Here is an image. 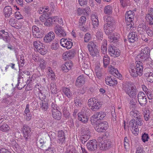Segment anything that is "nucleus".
<instances>
[{"label": "nucleus", "mask_w": 153, "mask_h": 153, "mask_svg": "<svg viewBox=\"0 0 153 153\" xmlns=\"http://www.w3.org/2000/svg\"><path fill=\"white\" fill-rule=\"evenodd\" d=\"M95 99L94 102H93L92 106H91L90 109L92 111H97L99 110L101 106L102 103L101 102H99L98 99H96V98H94Z\"/></svg>", "instance_id": "obj_15"}, {"label": "nucleus", "mask_w": 153, "mask_h": 153, "mask_svg": "<svg viewBox=\"0 0 153 153\" xmlns=\"http://www.w3.org/2000/svg\"><path fill=\"white\" fill-rule=\"evenodd\" d=\"M120 38V35L117 33H113L111 37L109 38L110 41L111 42L115 43L117 42Z\"/></svg>", "instance_id": "obj_29"}, {"label": "nucleus", "mask_w": 153, "mask_h": 153, "mask_svg": "<svg viewBox=\"0 0 153 153\" xmlns=\"http://www.w3.org/2000/svg\"><path fill=\"white\" fill-rule=\"evenodd\" d=\"M23 135L26 140H27L30 138L31 136V128L29 126L24 125L22 128Z\"/></svg>", "instance_id": "obj_8"}, {"label": "nucleus", "mask_w": 153, "mask_h": 153, "mask_svg": "<svg viewBox=\"0 0 153 153\" xmlns=\"http://www.w3.org/2000/svg\"><path fill=\"white\" fill-rule=\"evenodd\" d=\"M16 23V21L14 17H12L11 18L9 21V24L13 27H14Z\"/></svg>", "instance_id": "obj_58"}, {"label": "nucleus", "mask_w": 153, "mask_h": 153, "mask_svg": "<svg viewBox=\"0 0 153 153\" xmlns=\"http://www.w3.org/2000/svg\"><path fill=\"white\" fill-rule=\"evenodd\" d=\"M51 18H48L46 20L44 23V25L46 26L50 27L52 25L53 23V22L52 19H51Z\"/></svg>", "instance_id": "obj_50"}, {"label": "nucleus", "mask_w": 153, "mask_h": 153, "mask_svg": "<svg viewBox=\"0 0 153 153\" xmlns=\"http://www.w3.org/2000/svg\"><path fill=\"white\" fill-rule=\"evenodd\" d=\"M65 153H76L75 148L72 146L70 145L67 148Z\"/></svg>", "instance_id": "obj_38"}, {"label": "nucleus", "mask_w": 153, "mask_h": 153, "mask_svg": "<svg viewBox=\"0 0 153 153\" xmlns=\"http://www.w3.org/2000/svg\"><path fill=\"white\" fill-rule=\"evenodd\" d=\"M128 38L130 42L134 43L137 40L138 37L136 32H131L128 34Z\"/></svg>", "instance_id": "obj_19"}, {"label": "nucleus", "mask_w": 153, "mask_h": 153, "mask_svg": "<svg viewBox=\"0 0 153 153\" xmlns=\"http://www.w3.org/2000/svg\"><path fill=\"white\" fill-rule=\"evenodd\" d=\"M134 12L132 11H127L125 15V20L128 22H132L134 19Z\"/></svg>", "instance_id": "obj_17"}, {"label": "nucleus", "mask_w": 153, "mask_h": 153, "mask_svg": "<svg viewBox=\"0 0 153 153\" xmlns=\"http://www.w3.org/2000/svg\"><path fill=\"white\" fill-rule=\"evenodd\" d=\"M150 51L149 47H142L140 53L137 56V58L141 61L149 65L152 63V59L150 57Z\"/></svg>", "instance_id": "obj_1"}, {"label": "nucleus", "mask_w": 153, "mask_h": 153, "mask_svg": "<svg viewBox=\"0 0 153 153\" xmlns=\"http://www.w3.org/2000/svg\"><path fill=\"white\" fill-rule=\"evenodd\" d=\"M136 67L134 68H132L129 70L131 76L136 77L139 75L141 76L142 74L143 68V64L140 61L136 62Z\"/></svg>", "instance_id": "obj_2"}, {"label": "nucleus", "mask_w": 153, "mask_h": 153, "mask_svg": "<svg viewBox=\"0 0 153 153\" xmlns=\"http://www.w3.org/2000/svg\"><path fill=\"white\" fill-rule=\"evenodd\" d=\"M138 102L142 106L146 105L147 103V100L145 94L143 92H140L137 95Z\"/></svg>", "instance_id": "obj_7"}, {"label": "nucleus", "mask_w": 153, "mask_h": 153, "mask_svg": "<svg viewBox=\"0 0 153 153\" xmlns=\"http://www.w3.org/2000/svg\"><path fill=\"white\" fill-rule=\"evenodd\" d=\"M10 129V127L7 124H3L0 126V130L3 132L8 131Z\"/></svg>", "instance_id": "obj_41"}, {"label": "nucleus", "mask_w": 153, "mask_h": 153, "mask_svg": "<svg viewBox=\"0 0 153 153\" xmlns=\"http://www.w3.org/2000/svg\"><path fill=\"white\" fill-rule=\"evenodd\" d=\"M84 73L89 78H90L92 76V73H93V71L91 70L88 69H86L85 70Z\"/></svg>", "instance_id": "obj_56"}, {"label": "nucleus", "mask_w": 153, "mask_h": 153, "mask_svg": "<svg viewBox=\"0 0 153 153\" xmlns=\"http://www.w3.org/2000/svg\"><path fill=\"white\" fill-rule=\"evenodd\" d=\"M103 43V44H102V45H101V50L102 53L105 54L107 51V43L106 40H105Z\"/></svg>", "instance_id": "obj_42"}, {"label": "nucleus", "mask_w": 153, "mask_h": 153, "mask_svg": "<svg viewBox=\"0 0 153 153\" xmlns=\"http://www.w3.org/2000/svg\"><path fill=\"white\" fill-rule=\"evenodd\" d=\"M143 124L142 119L140 118V115L136 119L131 120L130 122V126L134 127V126H141Z\"/></svg>", "instance_id": "obj_13"}, {"label": "nucleus", "mask_w": 153, "mask_h": 153, "mask_svg": "<svg viewBox=\"0 0 153 153\" xmlns=\"http://www.w3.org/2000/svg\"><path fill=\"white\" fill-rule=\"evenodd\" d=\"M86 19L84 16H82L79 21V26H82L85 25L86 21Z\"/></svg>", "instance_id": "obj_45"}, {"label": "nucleus", "mask_w": 153, "mask_h": 153, "mask_svg": "<svg viewBox=\"0 0 153 153\" xmlns=\"http://www.w3.org/2000/svg\"><path fill=\"white\" fill-rule=\"evenodd\" d=\"M33 45L34 47L37 51L41 48V47L43 45V44L41 43L39 41H35L33 42Z\"/></svg>", "instance_id": "obj_37"}, {"label": "nucleus", "mask_w": 153, "mask_h": 153, "mask_svg": "<svg viewBox=\"0 0 153 153\" xmlns=\"http://www.w3.org/2000/svg\"><path fill=\"white\" fill-rule=\"evenodd\" d=\"M90 135L84 134L80 137V139L82 143L84 144L90 138Z\"/></svg>", "instance_id": "obj_39"}, {"label": "nucleus", "mask_w": 153, "mask_h": 153, "mask_svg": "<svg viewBox=\"0 0 153 153\" xmlns=\"http://www.w3.org/2000/svg\"><path fill=\"white\" fill-rule=\"evenodd\" d=\"M103 61L104 66L106 68L109 65L110 62V59L108 55H105L103 56Z\"/></svg>", "instance_id": "obj_36"}, {"label": "nucleus", "mask_w": 153, "mask_h": 153, "mask_svg": "<svg viewBox=\"0 0 153 153\" xmlns=\"http://www.w3.org/2000/svg\"><path fill=\"white\" fill-rule=\"evenodd\" d=\"M89 117L83 116L80 115H78V119L82 122L84 123H87Z\"/></svg>", "instance_id": "obj_40"}, {"label": "nucleus", "mask_w": 153, "mask_h": 153, "mask_svg": "<svg viewBox=\"0 0 153 153\" xmlns=\"http://www.w3.org/2000/svg\"><path fill=\"white\" fill-rule=\"evenodd\" d=\"M146 75V76L147 77L146 79L147 80L151 83L153 82V74L152 73H148Z\"/></svg>", "instance_id": "obj_46"}, {"label": "nucleus", "mask_w": 153, "mask_h": 153, "mask_svg": "<svg viewBox=\"0 0 153 153\" xmlns=\"http://www.w3.org/2000/svg\"><path fill=\"white\" fill-rule=\"evenodd\" d=\"M141 137L142 140L144 142L148 141V139H149L148 134L145 133L142 134Z\"/></svg>", "instance_id": "obj_55"}, {"label": "nucleus", "mask_w": 153, "mask_h": 153, "mask_svg": "<svg viewBox=\"0 0 153 153\" xmlns=\"http://www.w3.org/2000/svg\"><path fill=\"white\" fill-rule=\"evenodd\" d=\"M104 21L107 22L104 25H107L108 26L110 27H114L115 21L113 18L111 16H106L104 17Z\"/></svg>", "instance_id": "obj_14"}, {"label": "nucleus", "mask_w": 153, "mask_h": 153, "mask_svg": "<svg viewBox=\"0 0 153 153\" xmlns=\"http://www.w3.org/2000/svg\"><path fill=\"white\" fill-rule=\"evenodd\" d=\"M75 54V51L74 50H71L64 54L63 57L65 60L73 58Z\"/></svg>", "instance_id": "obj_24"}, {"label": "nucleus", "mask_w": 153, "mask_h": 153, "mask_svg": "<svg viewBox=\"0 0 153 153\" xmlns=\"http://www.w3.org/2000/svg\"><path fill=\"white\" fill-rule=\"evenodd\" d=\"M85 80L83 75H81L78 77L76 79L75 85L78 87L82 86L85 83Z\"/></svg>", "instance_id": "obj_23"}, {"label": "nucleus", "mask_w": 153, "mask_h": 153, "mask_svg": "<svg viewBox=\"0 0 153 153\" xmlns=\"http://www.w3.org/2000/svg\"><path fill=\"white\" fill-rule=\"evenodd\" d=\"M106 113L102 111L96 112L92 117L93 118L99 119L100 120L102 119L106 116Z\"/></svg>", "instance_id": "obj_26"}, {"label": "nucleus", "mask_w": 153, "mask_h": 153, "mask_svg": "<svg viewBox=\"0 0 153 153\" xmlns=\"http://www.w3.org/2000/svg\"><path fill=\"white\" fill-rule=\"evenodd\" d=\"M52 115L53 117L55 120H59L60 119L61 117V113L60 111H52Z\"/></svg>", "instance_id": "obj_31"}, {"label": "nucleus", "mask_w": 153, "mask_h": 153, "mask_svg": "<svg viewBox=\"0 0 153 153\" xmlns=\"http://www.w3.org/2000/svg\"><path fill=\"white\" fill-rule=\"evenodd\" d=\"M64 94L68 98H71L72 96V93L68 88H65L63 89Z\"/></svg>", "instance_id": "obj_34"}, {"label": "nucleus", "mask_w": 153, "mask_h": 153, "mask_svg": "<svg viewBox=\"0 0 153 153\" xmlns=\"http://www.w3.org/2000/svg\"><path fill=\"white\" fill-rule=\"evenodd\" d=\"M43 35V33L42 32H41L40 30L33 35L34 37L37 38H41L42 37Z\"/></svg>", "instance_id": "obj_59"}, {"label": "nucleus", "mask_w": 153, "mask_h": 153, "mask_svg": "<svg viewBox=\"0 0 153 153\" xmlns=\"http://www.w3.org/2000/svg\"><path fill=\"white\" fill-rule=\"evenodd\" d=\"M106 83L110 86H113L117 83L116 79H113L111 76H107L105 78Z\"/></svg>", "instance_id": "obj_21"}, {"label": "nucleus", "mask_w": 153, "mask_h": 153, "mask_svg": "<svg viewBox=\"0 0 153 153\" xmlns=\"http://www.w3.org/2000/svg\"><path fill=\"white\" fill-rule=\"evenodd\" d=\"M88 47L90 55L93 57L98 55L99 51L95 43L93 42H89L88 45Z\"/></svg>", "instance_id": "obj_5"}, {"label": "nucleus", "mask_w": 153, "mask_h": 153, "mask_svg": "<svg viewBox=\"0 0 153 153\" xmlns=\"http://www.w3.org/2000/svg\"><path fill=\"white\" fill-rule=\"evenodd\" d=\"M111 73L115 77L119 78L120 79L122 78L121 74L118 72V71L117 69L111 68Z\"/></svg>", "instance_id": "obj_30"}, {"label": "nucleus", "mask_w": 153, "mask_h": 153, "mask_svg": "<svg viewBox=\"0 0 153 153\" xmlns=\"http://www.w3.org/2000/svg\"><path fill=\"white\" fill-rule=\"evenodd\" d=\"M90 111V110L87 108L83 107L81 111L78 113V115H80L89 117Z\"/></svg>", "instance_id": "obj_27"}, {"label": "nucleus", "mask_w": 153, "mask_h": 153, "mask_svg": "<svg viewBox=\"0 0 153 153\" xmlns=\"http://www.w3.org/2000/svg\"><path fill=\"white\" fill-rule=\"evenodd\" d=\"M74 102L76 106L81 107L83 101L79 96H77L74 99Z\"/></svg>", "instance_id": "obj_33"}, {"label": "nucleus", "mask_w": 153, "mask_h": 153, "mask_svg": "<svg viewBox=\"0 0 153 153\" xmlns=\"http://www.w3.org/2000/svg\"><path fill=\"white\" fill-rule=\"evenodd\" d=\"M41 54L42 55H45L47 52V49L45 48L44 45H42L41 48H40L37 51Z\"/></svg>", "instance_id": "obj_48"}, {"label": "nucleus", "mask_w": 153, "mask_h": 153, "mask_svg": "<svg viewBox=\"0 0 153 153\" xmlns=\"http://www.w3.org/2000/svg\"><path fill=\"white\" fill-rule=\"evenodd\" d=\"M41 108L43 111H47L48 108V104L47 102H42Z\"/></svg>", "instance_id": "obj_47"}, {"label": "nucleus", "mask_w": 153, "mask_h": 153, "mask_svg": "<svg viewBox=\"0 0 153 153\" xmlns=\"http://www.w3.org/2000/svg\"><path fill=\"white\" fill-rule=\"evenodd\" d=\"M100 143L99 145L100 148L101 150H106L111 147V142L108 139L104 141L101 140Z\"/></svg>", "instance_id": "obj_10"}, {"label": "nucleus", "mask_w": 153, "mask_h": 153, "mask_svg": "<svg viewBox=\"0 0 153 153\" xmlns=\"http://www.w3.org/2000/svg\"><path fill=\"white\" fill-rule=\"evenodd\" d=\"M51 93L53 94H56L58 92L56 84L53 83L51 84Z\"/></svg>", "instance_id": "obj_49"}, {"label": "nucleus", "mask_w": 153, "mask_h": 153, "mask_svg": "<svg viewBox=\"0 0 153 153\" xmlns=\"http://www.w3.org/2000/svg\"><path fill=\"white\" fill-rule=\"evenodd\" d=\"M149 13L146 16V18L148 22L151 21H153V9L152 8H150L149 10Z\"/></svg>", "instance_id": "obj_32"}, {"label": "nucleus", "mask_w": 153, "mask_h": 153, "mask_svg": "<svg viewBox=\"0 0 153 153\" xmlns=\"http://www.w3.org/2000/svg\"><path fill=\"white\" fill-rule=\"evenodd\" d=\"M144 119L146 121H148L149 119V110H146L143 113Z\"/></svg>", "instance_id": "obj_57"}, {"label": "nucleus", "mask_w": 153, "mask_h": 153, "mask_svg": "<svg viewBox=\"0 0 153 153\" xmlns=\"http://www.w3.org/2000/svg\"><path fill=\"white\" fill-rule=\"evenodd\" d=\"M55 37L54 33L52 31L50 32L45 35L44 41L45 43H49L54 39Z\"/></svg>", "instance_id": "obj_18"}, {"label": "nucleus", "mask_w": 153, "mask_h": 153, "mask_svg": "<svg viewBox=\"0 0 153 153\" xmlns=\"http://www.w3.org/2000/svg\"><path fill=\"white\" fill-rule=\"evenodd\" d=\"M108 52L111 56L116 57L119 56L120 53V50L114 46H109Z\"/></svg>", "instance_id": "obj_9"}, {"label": "nucleus", "mask_w": 153, "mask_h": 153, "mask_svg": "<svg viewBox=\"0 0 153 153\" xmlns=\"http://www.w3.org/2000/svg\"><path fill=\"white\" fill-rule=\"evenodd\" d=\"M59 47V42L56 40L53 41V43L51 45V49L53 50H56Z\"/></svg>", "instance_id": "obj_44"}, {"label": "nucleus", "mask_w": 153, "mask_h": 153, "mask_svg": "<svg viewBox=\"0 0 153 153\" xmlns=\"http://www.w3.org/2000/svg\"><path fill=\"white\" fill-rule=\"evenodd\" d=\"M149 26L148 27V29L146 31L148 35L150 36H152L153 35V21H151L149 22Z\"/></svg>", "instance_id": "obj_28"}, {"label": "nucleus", "mask_w": 153, "mask_h": 153, "mask_svg": "<svg viewBox=\"0 0 153 153\" xmlns=\"http://www.w3.org/2000/svg\"><path fill=\"white\" fill-rule=\"evenodd\" d=\"M62 111L63 114L65 118H67L69 117L70 115V113L65 108L63 109Z\"/></svg>", "instance_id": "obj_62"}, {"label": "nucleus", "mask_w": 153, "mask_h": 153, "mask_svg": "<svg viewBox=\"0 0 153 153\" xmlns=\"http://www.w3.org/2000/svg\"><path fill=\"white\" fill-rule=\"evenodd\" d=\"M40 66L42 70L44 69L46 65V63L45 61L43 59H40Z\"/></svg>", "instance_id": "obj_54"}, {"label": "nucleus", "mask_w": 153, "mask_h": 153, "mask_svg": "<svg viewBox=\"0 0 153 153\" xmlns=\"http://www.w3.org/2000/svg\"><path fill=\"white\" fill-rule=\"evenodd\" d=\"M55 149L53 147H48L45 151L46 153H54Z\"/></svg>", "instance_id": "obj_64"}, {"label": "nucleus", "mask_w": 153, "mask_h": 153, "mask_svg": "<svg viewBox=\"0 0 153 153\" xmlns=\"http://www.w3.org/2000/svg\"><path fill=\"white\" fill-rule=\"evenodd\" d=\"M113 8L110 5L105 6L104 8V13L108 15L111 14L112 12Z\"/></svg>", "instance_id": "obj_35"}, {"label": "nucleus", "mask_w": 153, "mask_h": 153, "mask_svg": "<svg viewBox=\"0 0 153 153\" xmlns=\"http://www.w3.org/2000/svg\"><path fill=\"white\" fill-rule=\"evenodd\" d=\"M12 9L10 6H6L3 10V12L5 17L9 18L12 14Z\"/></svg>", "instance_id": "obj_22"}, {"label": "nucleus", "mask_w": 153, "mask_h": 153, "mask_svg": "<svg viewBox=\"0 0 153 153\" xmlns=\"http://www.w3.org/2000/svg\"><path fill=\"white\" fill-rule=\"evenodd\" d=\"M123 89L130 97L135 96L137 94L136 88L129 83L126 84L123 86Z\"/></svg>", "instance_id": "obj_3"}, {"label": "nucleus", "mask_w": 153, "mask_h": 153, "mask_svg": "<svg viewBox=\"0 0 153 153\" xmlns=\"http://www.w3.org/2000/svg\"><path fill=\"white\" fill-rule=\"evenodd\" d=\"M103 28L105 33L109 39L113 33V31L115 28L114 27H110L108 26L107 25H104Z\"/></svg>", "instance_id": "obj_16"}, {"label": "nucleus", "mask_w": 153, "mask_h": 153, "mask_svg": "<svg viewBox=\"0 0 153 153\" xmlns=\"http://www.w3.org/2000/svg\"><path fill=\"white\" fill-rule=\"evenodd\" d=\"M97 36L99 40H102L103 39V35L102 30H99L97 33Z\"/></svg>", "instance_id": "obj_60"}, {"label": "nucleus", "mask_w": 153, "mask_h": 153, "mask_svg": "<svg viewBox=\"0 0 153 153\" xmlns=\"http://www.w3.org/2000/svg\"><path fill=\"white\" fill-rule=\"evenodd\" d=\"M97 142L95 140H93L89 141L87 144V146L88 150L92 151L97 149Z\"/></svg>", "instance_id": "obj_12"}, {"label": "nucleus", "mask_w": 153, "mask_h": 153, "mask_svg": "<svg viewBox=\"0 0 153 153\" xmlns=\"http://www.w3.org/2000/svg\"><path fill=\"white\" fill-rule=\"evenodd\" d=\"M53 28L55 33L59 37H64L66 35V33L63 27L59 25L57 23L55 24Z\"/></svg>", "instance_id": "obj_6"}, {"label": "nucleus", "mask_w": 153, "mask_h": 153, "mask_svg": "<svg viewBox=\"0 0 153 153\" xmlns=\"http://www.w3.org/2000/svg\"><path fill=\"white\" fill-rule=\"evenodd\" d=\"M92 25H93V28H95V27H97L99 25V21L97 18L92 20Z\"/></svg>", "instance_id": "obj_61"}, {"label": "nucleus", "mask_w": 153, "mask_h": 153, "mask_svg": "<svg viewBox=\"0 0 153 153\" xmlns=\"http://www.w3.org/2000/svg\"><path fill=\"white\" fill-rule=\"evenodd\" d=\"M51 111H59V108L57 106V105L56 104V102L54 101V102H52L51 105Z\"/></svg>", "instance_id": "obj_52"}, {"label": "nucleus", "mask_w": 153, "mask_h": 153, "mask_svg": "<svg viewBox=\"0 0 153 153\" xmlns=\"http://www.w3.org/2000/svg\"><path fill=\"white\" fill-rule=\"evenodd\" d=\"M8 33L7 32H5L4 30H1L0 31V35L3 39L5 42L8 43L10 41L9 36L8 34Z\"/></svg>", "instance_id": "obj_25"}, {"label": "nucleus", "mask_w": 153, "mask_h": 153, "mask_svg": "<svg viewBox=\"0 0 153 153\" xmlns=\"http://www.w3.org/2000/svg\"><path fill=\"white\" fill-rule=\"evenodd\" d=\"M65 133L62 130L59 131L58 132L57 142L62 144L65 140Z\"/></svg>", "instance_id": "obj_20"}, {"label": "nucleus", "mask_w": 153, "mask_h": 153, "mask_svg": "<svg viewBox=\"0 0 153 153\" xmlns=\"http://www.w3.org/2000/svg\"><path fill=\"white\" fill-rule=\"evenodd\" d=\"M138 113L137 111H131L130 113V116L132 118H134L136 119V117H138L140 116Z\"/></svg>", "instance_id": "obj_53"}, {"label": "nucleus", "mask_w": 153, "mask_h": 153, "mask_svg": "<svg viewBox=\"0 0 153 153\" xmlns=\"http://www.w3.org/2000/svg\"><path fill=\"white\" fill-rule=\"evenodd\" d=\"M108 124L106 121L97 122L95 126V130L98 132H104L108 129Z\"/></svg>", "instance_id": "obj_4"}, {"label": "nucleus", "mask_w": 153, "mask_h": 153, "mask_svg": "<svg viewBox=\"0 0 153 153\" xmlns=\"http://www.w3.org/2000/svg\"><path fill=\"white\" fill-rule=\"evenodd\" d=\"M105 136L106 137H108L109 136L108 132H106L104 135H102L100 136V137L98 138V140H103L105 138Z\"/></svg>", "instance_id": "obj_63"}, {"label": "nucleus", "mask_w": 153, "mask_h": 153, "mask_svg": "<svg viewBox=\"0 0 153 153\" xmlns=\"http://www.w3.org/2000/svg\"><path fill=\"white\" fill-rule=\"evenodd\" d=\"M132 131V132L134 134H137L139 132V130L138 128V126H134V127L130 126Z\"/></svg>", "instance_id": "obj_51"}, {"label": "nucleus", "mask_w": 153, "mask_h": 153, "mask_svg": "<svg viewBox=\"0 0 153 153\" xmlns=\"http://www.w3.org/2000/svg\"><path fill=\"white\" fill-rule=\"evenodd\" d=\"M23 81V80L22 79V81H18V83L16 85L17 88L18 89L21 90L25 86V82H24Z\"/></svg>", "instance_id": "obj_43"}, {"label": "nucleus", "mask_w": 153, "mask_h": 153, "mask_svg": "<svg viewBox=\"0 0 153 153\" xmlns=\"http://www.w3.org/2000/svg\"><path fill=\"white\" fill-rule=\"evenodd\" d=\"M60 43L62 46L68 49L71 48L73 45V43L69 39H62L60 40Z\"/></svg>", "instance_id": "obj_11"}]
</instances>
